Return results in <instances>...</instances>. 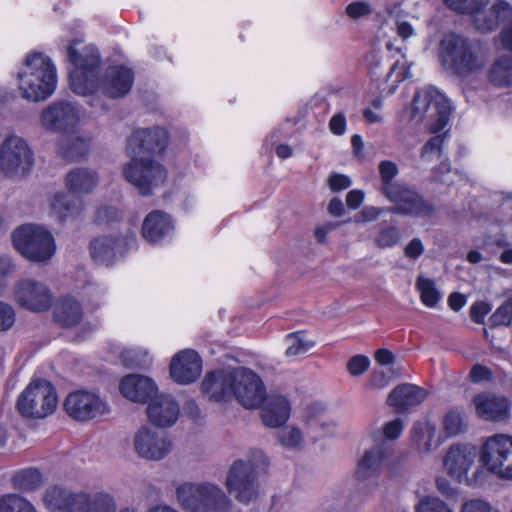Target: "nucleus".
<instances>
[{
  "instance_id": "obj_1",
  "label": "nucleus",
  "mask_w": 512,
  "mask_h": 512,
  "mask_svg": "<svg viewBox=\"0 0 512 512\" xmlns=\"http://www.w3.org/2000/svg\"><path fill=\"white\" fill-rule=\"evenodd\" d=\"M81 38H75L66 47L68 61L73 69L69 73V84L78 95H93L101 90L110 98H120L130 92L134 84V72L125 65H110L100 77L102 59L94 45H84Z\"/></svg>"
},
{
  "instance_id": "obj_2",
  "label": "nucleus",
  "mask_w": 512,
  "mask_h": 512,
  "mask_svg": "<svg viewBox=\"0 0 512 512\" xmlns=\"http://www.w3.org/2000/svg\"><path fill=\"white\" fill-rule=\"evenodd\" d=\"M168 143V133L162 127L135 130L127 140V152L132 156L130 163L124 166L125 179L146 196L162 185L167 179V171L160 163L136 156L143 153H160Z\"/></svg>"
},
{
  "instance_id": "obj_3",
  "label": "nucleus",
  "mask_w": 512,
  "mask_h": 512,
  "mask_svg": "<svg viewBox=\"0 0 512 512\" xmlns=\"http://www.w3.org/2000/svg\"><path fill=\"white\" fill-rule=\"evenodd\" d=\"M50 512H116L114 497L103 490L89 492L64 485H53L43 495Z\"/></svg>"
},
{
  "instance_id": "obj_4",
  "label": "nucleus",
  "mask_w": 512,
  "mask_h": 512,
  "mask_svg": "<svg viewBox=\"0 0 512 512\" xmlns=\"http://www.w3.org/2000/svg\"><path fill=\"white\" fill-rule=\"evenodd\" d=\"M17 79L22 97L35 103L48 99L55 92L58 82L52 59L38 51L26 55Z\"/></svg>"
},
{
  "instance_id": "obj_5",
  "label": "nucleus",
  "mask_w": 512,
  "mask_h": 512,
  "mask_svg": "<svg viewBox=\"0 0 512 512\" xmlns=\"http://www.w3.org/2000/svg\"><path fill=\"white\" fill-rule=\"evenodd\" d=\"M398 172V166L393 161L384 160L379 164L381 192L394 204L390 209L391 213L423 218L431 216L434 207L429 202L408 186L393 182Z\"/></svg>"
},
{
  "instance_id": "obj_6",
  "label": "nucleus",
  "mask_w": 512,
  "mask_h": 512,
  "mask_svg": "<svg viewBox=\"0 0 512 512\" xmlns=\"http://www.w3.org/2000/svg\"><path fill=\"white\" fill-rule=\"evenodd\" d=\"M438 59L446 71L462 78L480 71L486 63L468 38L455 33L446 34L441 39Z\"/></svg>"
},
{
  "instance_id": "obj_7",
  "label": "nucleus",
  "mask_w": 512,
  "mask_h": 512,
  "mask_svg": "<svg viewBox=\"0 0 512 512\" xmlns=\"http://www.w3.org/2000/svg\"><path fill=\"white\" fill-rule=\"evenodd\" d=\"M268 460L263 451L253 449L247 460H236L230 467L226 478L229 493L242 503H249L259 493L258 474L265 472Z\"/></svg>"
},
{
  "instance_id": "obj_8",
  "label": "nucleus",
  "mask_w": 512,
  "mask_h": 512,
  "mask_svg": "<svg viewBox=\"0 0 512 512\" xmlns=\"http://www.w3.org/2000/svg\"><path fill=\"white\" fill-rule=\"evenodd\" d=\"M176 497L181 508L188 512H229L232 507L223 490L209 482L180 484Z\"/></svg>"
},
{
  "instance_id": "obj_9",
  "label": "nucleus",
  "mask_w": 512,
  "mask_h": 512,
  "mask_svg": "<svg viewBox=\"0 0 512 512\" xmlns=\"http://www.w3.org/2000/svg\"><path fill=\"white\" fill-rule=\"evenodd\" d=\"M451 112L450 101L435 87H425L414 95L411 119L415 122L429 120V127L433 133L440 132L445 128Z\"/></svg>"
},
{
  "instance_id": "obj_10",
  "label": "nucleus",
  "mask_w": 512,
  "mask_h": 512,
  "mask_svg": "<svg viewBox=\"0 0 512 512\" xmlns=\"http://www.w3.org/2000/svg\"><path fill=\"white\" fill-rule=\"evenodd\" d=\"M451 9L472 16L475 28L481 32L497 29L512 16V5L505 0H494L483 7L482 0H443Z\"/></svg>"
},
{
  "instance_id": "obj_11",
  "label": "nucleus",
  "mask_w": 512,
  "mask_h": 512,
  "mask_svg": "<svg viewBox=\"0 0 512 512\" xmlns=\"http://www.w3.org/2000/svg\"><path fill=\"white\" fill-rule=\"evenodd\" d=\"M475 445L454 443L443 456V468L446 474L458 484L475 487L483 474L481 467H475L478 457Z\"/></svg>"
},
{
  "instance_id": "obj_12",
  "label": "nucleus",
  "mask_w": 512,
  "mask_h": 512,
  "mask_svg": "<svg viewBox=\"0 0 512 512\" xmlns=\"http://www.w3.org/2000/svg\"><path fill=\"white\" fill-rule=\"evenodd\" d=\"M13 245L21 255L37 263L48 262L56 253L52 234L42 226L25 224L12 234Z\"/></svg>"
},
{
  "instance_id": "obj_13",
  "label": "nucleus",
  "mask_w": 512,
  "mask_h": 512,
  "mask_svg": "<svg viewBox=\"0 0 512 512\" xmlns=\"http://www.w3.org/2000/svg\"><path fill=\"white\" fill-rule=\"evenodd\" d=\"M57 403L58 397L54 386L46 379H35L19 396L17 408L26 418L41 419L52 414Z\"/></svg>"
},
{
  "instance_id": "obj_14",
  "label": "nucleus",
  "mask_w": 512,
  "mask_h": 512,
  "mask_svg": "<svg viewBox=\"0 0 512 512\" xmlns=\"http://www.w3.org/2000/svg\"><path fill=\"white\" fill-rule=\"evenodd\" d=\"M478 455L487 471L500 479L512 481V436L498 433L487 437Z\"/></svg>"
},
{
  "instance_id": "obj_15",
  "label": "nucleus",
  "mask_w": 512,
  "mask_h": 512,
  "mask_svg": "<svg viewBox=\"0 0 512 512\" xmlns=\"http://www.w3.org/2000/svg\"><path fill=\"white\" fill-rule=\"evenodd\" d=\"M63 407L67 415L78 422H88L110 411L106 400L89 390L70 392L63 402Z\"/></svg>"
},
{
  "instance_id": "obj_16",
  "label": "nucleus",
  "mask_w": 512,
  "mask_h": 512,
  "mask_svg": "<svg viewBox=\"0 0 512 512\" xmlns=\"http://www.w3.org/2000/svg\"><path fill=\"white\" fill-rule=\"evenodd\" d=\"M40 124L51 132H77L80 127V107L67 100L53 101L42 110Z\"/></svg>"
},
{
  "instance_id": "obj_17",
  "label": "nucleus",
  "mask_w": 512,
  "mask_h": 512,
  "mask_svg": "<svg viewBox=\"0 0 512 512\" xmlns=\"http://www.w3.org/2000/svg\"><path fill=\"white\" fill-rule=\"evenodd\" d=\"M33 165V153L27 142L16 135L6 136L2 142V173L24 175Z\"/></svg>"
},
{
  "instance_id": "obj_18",
  "label": "nucleus",
  "mask_w": 512,
  "mask_h": 512,
  "mask_svg": "<svg viewBox=\"0 0 512 512\" xmlns=\"http://www.w3.org/2000/svg\"><path fill=\"white\" fill-rule=\"evenodd\" d=\"M393 449L390 445L380 443L366 450L358 461L355 477L359 482H367L371 488L378 486V477L390 463Z\"/></svg>"
},
{
  "instance_id": "obj_19",
  "label": "nucleus",
  "mask_w": 512,
  "mask_h": 512,
  "mask_svg": "<svg viewBox=\"0 0 512 512\" xmlns=\"http://www.w3.org/2000/svg\"><path fill=\"white\" fill-rule=\"evenodd\" d=\"M133 446L139 457L158 461L168 455L172 443L167 433L148 426H142L134 434Z\"/></svg>"
},
{
  "instance_id": "obj_20",
  "label": "nucleus",
  "mask_w": 512,
  "mask_h": 512,
  "mask_svg": "<svg viewBox=\"0 0 512 512\" xmlns=\"http://www.w3.org/2000/svg\"><path fill=\"white\" fill-rule=\"evenodd\" d=\"M233 397L247 409L259 407L266 398L265 387L261 378L252 370L236 367V379Z\"/></svg>"
},
{
  "instance_id": "obj_21",
  "label": "nucleus",
  "mask_w": 512,
  "mask_h": 512,
  "mask_svg": "<svg viewBox=\"0 0 512 512\" xmlns=\"http://www.w3.org/2000/svg\"><path fill=\"white\" fill-rule=\"evenodd\" d=\"M135 242L133 233L125 236H101L91 242V256L96 262L108 266L122 257Z\"/></svg>"
},
{
  "instance_id": "obj_22",
  "label": "nucleus",
  "mask_w": 512,
  "mask_h": 512,
  "mask_svg": "<svg viewBox=\"0 0 512 512\" xmlns=\"http://www.w3.org/2000/svg\"><path fill=\"white\" fill-rule=\"evenodd\" d=\"M14 295L21 307L33 312L45 311L50 308L52 303V294L49 288L32 279L18 282Z\"/></svg>"
},
{
  "instance_id": "obj_23",
  "label": "nucleus",
  "mask_w": 512,
  "mask_h": 512,
  "mask_svg": "<svg viewBox=\"0 0 512 512\" xmlns=\"http://www.w3.org/2000/svg\"><path fill=\"white\" fill-rule=\"evenodd\" d=\"M236 368L217 369L207 373L202 381V393L214 402H225L233 398Z\"/></svg>"
},
{
  "instance_id": "obj_24",
  "label": "nucleus",
  "mask_w": 512,
  "mask_h": 512,
  "mask_svg": "<svg viewBox=\"0 0 512 512\" xmlns=\"http://www.w3.org/2000/svg\"><path fill=\"white\" fill-rule=\"evenodd\" d=\"M202 373V359L192 349L176 353L170 363V376L178 384L187 385L195 382Z\"/></svg>"
},
{
  "instance_id": "obj_25",
  "label": "nucleus",
  "mask_w": 512,
  "mask_h": 512,
  "mask_svg": "<svg viewBox=\"0 0 512 512\" xmlns=\"http://www.w3.org/2000/svg\"><path fill=\"white\" fill-rule=\"evenodd\" d=\"M473 405L477 415L486 420L501 422L510 417L509 398L491 392H482L474 396Z\"/></svg>"
},
{
  "instance_id": "obj_26",
  "label": "nucleus",
  "mask_w": 512,
  "mask_h": 512,
  "mask_svg": "<svg viewBox=\"0 0 512 512\" xmlns=\"http://www.w3.org/2000/svg\"><path fill=\"white\" fill-rule=\"evenodd\" d=\"M412 447L420 454H430L446 440L438 430L437 424L429 419L417 421L410 432Z\"/></svg>"
},
{
  "instance_id": "obj_27",
  "label": "nucleus",
  "mask_w": 512,
  "mask_h": 512,
  "mask_svg": "<svg viewBox=\"0 0 512 512\" xmlns=\"http://www.w3.org/2000/svg\"><path fill=\"white\" fill-rule=\"evenodd\" d=\"M175 225L172 217L161 211H151L143 220L141 234L149 243H160L174 235Z\"/></svg>"
},
{
  "instance_id": "obj_28",
  "label": "nucleus",
  "mask_w": 512,
  "mask_h": 512,
  "mask_svg": "<svg viewBox=\"0 0 512 512\" xmlns=\"http://www.w3.org/2000/svg\"><path fill=\"white\" fill-rule=\"evenodd\" d=\"M119 390L123 397L136 403L148 402L157 394L155 382L138 374L124 376L120 381Z\"/></svg>"
},
{
  "instance_id": "obj_29",
  "label": "nucleus",
  "mask_w": 512,
  "mask_h": 512,
  "mask_svg": "<svg viewBox=\"0 0 512 512\" xmlns=\"http://www.w3.org/2000/svg\"><path fill=\"white\" fill-rule=\"evenodd\" d=\"M90 141V137L81 133L78 127L77 132H68L61 135L56 143L55 152L66 161H80L88 155Z\"/></svg>"
},
{
  "instance_id": "obj_30",
  "label": "nucleus",
  "mask_w": 512,
  "mask_h": 512,
  "mask_svg": "<svg viewBox=\"0 0 512 512\" xmlns=\"http://www.w3.org/2000/svg\"><path fill=\"white\" fill-rule=\"evenodd\" d=\"M290 414L291 403L281 394H268L261 404V420L266 427L283 426L289 420Z\"/></svg>"
},
{
  "instance_id": "obj_31",
  "label": "nucleus",
  "mask_w": 512,
  "mask_h": 512,
  "mask_svg": "<svg viewBox=\"0 0 512 512\" xmlns=\"http://www.w3.org/2000/svg\"><path fill=\"white\" fill-rule=\"evenodd\" d=\"M179 405L168 395H155L147 407V415L149 420L159 427H170L178 419Z\"/></svg>"
},
{
  "instance_id": "obj_32",
  "label": "nucleus",
  "mask_w": 512,
  "mask_h": 512,
  "mask_svg": "<svg viewBox=\"0 0 512 512\" xmlns=\"http://www.w3.org/2000/svg\"><path fill=\"white\" fill-rule=\"evenodd\" d=\"M427 397L426 391L414 384H401L396 386L387 398L388 405L398 413L405 412L412 406L422 403Z\"/></svg>"
},
{
  "instance_id": "obj_33",
  "label": "nucleus",
  "mask_w": 512,
  "mask_h": 512,
  "mask_svg": "<svg viewBox=\"0 0 512 512\" xmlns=\"http://www.w3.org/2000/svg\"><path fill=\"white\" fill-rule=\"evenodd\" d=\"M386 48L392 53V57L398 56L386 76V82L389 85L388 92L391 94L396 90L399 83L411 77V64L406 59L401 47H395L394 43L387 42Z\"/></svg>"
},
{
  "instance_id": "obj_34",
  "label": "nucleus",
  "mask_w": 512,
  "mask_h": 512,
  "mask_svg": "<svg viewBox=\"0 0 512 512\" xmlns=\"http://www.w3.org/2000/svg\"><path fill=\"white\" fill-rule=\"evenodd\" d=\"M54 320L62 327H72L80 322L83 313L80 303L71 296L62 297L54 306Z\"/></svg>"
},
{
  "instance_id": "obj_35",
  "label": "nucleus",
  "mask_w": 512,
  "mask_h": 512,
  "mask_svg": "<svg viewBox=\"0 0 512 512\" xmlns=\"http://www.w3.org/2000/svg\"><path fill=\"white\" fill-rule=\"evenodd\" d=\"M51 211L59 219L78 217L83 210L82 200L70 193H56L51 200Z\"/></svg>"
},
{
  "instance_id": "obj_36",
  "label": "nucleus",
  "mask_w": 512,
  "mask_h": 512,
  "mask_svg": "<svg viewBox=\"0 0 512 512\" xmlns=\"http://www.w3.org/2000/svg\"><path fill=\"white\" fill-rule=\"evenodd\" d=\"M96 172L87 168H75L66 176L68 189L73 193H89L98 184Z\"/></svg>"
},
{
  "instance_id": "obj_37",
  "label": "nucleus",
  "mask_w": 512,
  "mask_h": 512,
  "mask_svg": "<svg viewBox=\"0 0 512 512\" xmlns=\"http://www.w3.org/2000/svg\"><path fill=\"white\" fill-rule=\"evenodd\" d=\"M324 407L320 403H313L306 407L303 419L306 424L311 427H319L321 433L316 437H321L325 435L333 434L335 431V423L334 422H326L324 415Z\"/></svg>"
},
{
  "instance_id": "obj_38",
  "label": "nucleus",
  "mask_w": 512,
  "mask_h": 512,
  "mask_svg": "<svg viewBox=\"0 0 512 512\" xmlns=\"http://www.w3.org/2000/svg\"><path fill=\"white\" fill-rule=\"evenodd\" d=\"M489 78L492 83L498 86L512 84V55L498 58L490 70Z\"/></svg>"
},
{
  "instance_id": "obj_39",
  "label": "nucleus",
  "mask_w": 512,
  "mask_h": 512,
  "mask_svg": "<svg viewBox=\"0 0 512 512\" xmlns=\"http://www.w3.org/2000/svg\"><path fill=\"white\" fill-rule=\"evenodd\" d=\"M285 343L287 345L285 355L288 358L303 355L315 345V342L307 339L301 331L286 335Z\"/></svg>"
},
{
  "instance_id": "obj_40",
  "label": "nucleus",
  "mask_w": 512,
  "mask_h": 512,
  "mask_svg": "<svg viewBox=\"0 0 512 512\" xmlns=\"http://www.w3.org/2000/svg\"><path fill=\"white\" fill-rule=\"evenodd\" d=\"M416 288L420 293L421 302L429 308H434L441 299V293L437 289L434 280L418 276L416 280Z\"/></svg>"
},
{
  "instance_id": "obj_41",
  "label": "nucleus",
  "mask_w": 512,
  "mask_h": 512,
  "mask_svg": "<svg viewBox=\"0 0 512 512\" xmlns=\"http://www.w3.org/2000/svg\"><path fill=\"white\" fill-rule=\"evenodd\" d=\"M43 483L41 472L36 468H27L17 472L13 477V484L18 489L32 491Z\"/></svg>"
},
{
  "instance_id": "obj_42",
  "label": "nucleus",
  "mask_w": 512,
  "mask_h": 512,
  "mask_svg": "<svg viewBox=\"0 0 512 512\" xmlns=\"http://www.w3.org/2000/svg\"><path fill=\"white\" fill-rule=\"evenodd\" d=\"M121 360L124 366L128 368H142L150 365L151 357L149 353L141 347L125 348L121 352Z\"/></svg>"
},
{
  "instance_id": "obj_43",
  "label": "nucleus",
  "mask_w": 512,
  "mask_h": 512,
  "mask_svg": "<svg viewBox=\"0 0 512 512\" xmlns=\"http://www.w3.org/2000/svg\"><path fill=\"white\" fill-rule=\"evenodd\" d=\"M448 139L449 135L446 132L431 137L421 149V159L425 162H431L435 158H440Z\"/></svg>"
},
{
  "instance_id": "obj_44",
  "label": "nucleus",
  "mask_w": 512,
  "mask_h": 512,
  "mask_svg": "<svg viewBox=\"0 0 512 512\" xmlns=\"http://www.w3.org/2000/svg\"><path fill=\"white\" fill-rule=\"evenodd\" d=\"M401 232L393 225L381 226L374 235L375 245L381 249L392 248L401 240Z\"/></svg>"
},
{
  "instance_id": "obj_45",
  "label": "nucleus",
  "mask_w": 512,
  "mask_h": 512,
  "mask_svg": "<svg viewBox=\"0 0 512 512\" xmlns=\"http://www.w3.org/2000/svg\"><path fill=\"white\" fill-rule=\"evenodd\" d=\"M278 441L286 449L299 450L304 444L303 433L297 426L288 425L278 433Z\"/></svg>"
},
{
  "instance_id": "obj_46",
  "label": "nucleus",
  "mask_w": 512,
  "mask_h": 512,
  "mask_svg": "<svg viewBox=\"0 0 512 512\" xmlns=\"http://www.w3.org/2000/svg\"><path fill=\"white\" fill-rule=\"evenodd\" d=\"M443 429L446 438L454 437L465 430L463 415L457 409L449 410L443 418Z\"/></svg>"
},
{
  "instance_id": "obj_47",
  "label": "nucleus",
  "mask_w": 512,
  "mask_h": 512,
  "mask_svg": "<svg viewBox=\"0 0 512 512\" xmlns=\"http://www.w3.org/2000/svg\"><path fill=\"white\" fill-rule=\"evenodd\" d=\"M2 512H36V510L25 498L11 494L2 496Z\"/></svg>"
},
{
  "instance_id": "obj_48",
  "label": "nucleus",
  "mask_w": 512,
  "mask_h": 512,
  "mask_svg": "<svg viewBox=\"0 0 512 512\" xmlns=\"http://www.w3.org/2000/svg\"><path fill=\"white\" fill-rule=\"evenodd\" d=\"M512 324V299L505 300L490 317V325L509 326Z\"/></svg>"
},
{
  "instance_id": "obj_49",
  "label": "nucleus",
  "mask_w": 512,
  "mask_h": 512,
  "mask_svg": "<svg viewBox=\"0 0 512 512\" xmlns=\"http://www.w3.org/2000/svg\"><path fill=\"white\" fill-rule=\"evenodd\" d=\"M416 512H454L444 501L437 497H426L416 506Z\"/></svg>"
},
{
  "instance_id": "obj_50",
  "label": "nucleus",
  "mask_w": 512,
  "mask_h": 512,
  "mask_svg": "<svg viewBox=\"0 0 512 512\" xmlns=\"http://www.w3.org/2000/svg\"><path fill=\"white\" fill-rule=\"evenodd\" d=\"M391 208L386 209L382 207L375 206H365L361 211H359L354 216L355 223H369L377 220L381 215L385 212L390 211Z\"/></svg>"
},
{
  "instance_id": "obj_51",
  "label": "nucleus",
  "mask_w": 512,
  "mask_h": 512,
  "mask_svg": "<svg viewBox=\"0 0 512 512\" xmlns=\"http://www.w3.org/2000/svg\"><path fill=\"white\" fill-rule=\"evenodd\" d=\"M370 359L365 355H355L347 363V370L352 376L364 374L370 367Z\"/></svg>"
},
{
  "instance_id": "obj_52",
  "label": "nucleus",
  "mask_w": 512,
  "mask_h": 512,
  "mask_svg": "<svg viewBox=\"0 0 512 512\" xmlns=\"http://www.w3.org/2000/svg\"><path fill=\"white\" fill-rule=\"evenodd\" d=\"M345 12L349 18L358 20L371 14L372 8L366 1H354L346 6Z\"/></svg>"
},
{
  "instance_id": "obj_53",
  "label": "nucleus",
  "mask_w": 512,
  "mask_h": 512,
  "mask_svg": "<svg viewBox=\"0 0 512 512\" xmlns=\"http://www.w3.org/2000/svg\"><path fill=\"white\" fill-rule=\"evenodd\" d=\"M458 175V172H452L450 163L448 161H442L438 167L433 170V178L437 182H442L450 185L454 182L451 175Z\"/></svg>"
},
{
  "instance_id": "obj_54",
  "label": "nucleus",
  "mask_w": 512,
  "mask_h": 512,
  "mask_svg": "<svg viewBox=\"0 0 512 512\" xmlns=\"http://www.w3.org/2000/svg\"><path fill=\"white\" fill-rule=\"evenodd\" d=\"M460 512H500V511L485 500L473 499V500L466 501L462 505Z\"/></svg>"
},
{
  "instance_id": "obj_55",
  "label": "nucleus",
  "mask_w": 512,
  "mask_h": 512,
  "mask_svg": "<svg viewBox=\"0 0 512 512\" xmlns=\"http://www.w3.org/2000/svg\"><path fill=\"white\" fill-rule=\"evenodd\" d=\"M469 377L473 383L487 382L492 380L493 372L485 365L475 364L470 370Z\"/></svg>"
},
{
  "instance_id": "obj_56",
  "label": "nucleus",
  "mask_w": 512,
  "mask_h": 512,
  "mask_svg": "<svg viewBox=\"0 0 512 512\" xmlns=\"http://www.w3.org/2000/svg\"><path fill=\"white\" fill-rule=\"evenodd\" d=\"M491 306L485 301L475 302L470 309V316L473 322L477 324L484 323L485 317L490 313Z\"/></svg>"
},
{
  "instance_id": "obj_57",
  "label": "nucleus",
  "mask_w": 512,
  "mask_h": 512,
  "mask_svg": "<svg viewBox=\"0 0 512 512\" xmlns=\"http://www.w3.org/2000/svg\"><path fill=\"white\" fill-rule=\"evenodd\" d=\"M404 428L403 421L400 418H395L388 421L383 427V434L388 440H396L402 434Z\"/></svg>"
},
{
  "instance_id": "obj_58",
  "label": "nucleus",
  "mask_w": 512,
  "mask_h": 512,
  "mask_svg": "<svg viewBox=\"0 0 512 512\" xmlns=\"http://www.w3.org/2000/svg\"><path fill=\"white\" fill-rule=\"evenodd\" d=\"M104 293L105 289L102 286L98 284L89 283L84 288L83 294L89 301L93 303L94 307L97 308L101 304V299L103 298Z\"/></svg>"
},
{
  "instance_id": "obj_59",
  "label": "nucleus",
  "mask_w": 512,
  "mask_h": 512,
  "mask_svg": "<svg viewBox=\"0 0 512 512\" xmlns=\"http://www.w3.org/2000/svg\"><path fill=\"white\" fill-rule=\"evenodd\" d=\"M328 184L333 192H340L349 188L352 185V181L349 176L343 174H332L328 179Z\"/></svg>"
},
{
  "instance_id": "obj_60",
  "label": "nucleus",
  "mask_w": 512,
  "mask_h": 512,
  "mask_svg": "<svg viewBox=\"0 0 512 512\" xmlns=\"http://www.w3.org/2000/svg\"><path fill=\"white\" fill-rule=\"evenodd\" d=\"M346 118L343 113H336L329 121L330 131L335 135H342L346 131Z\"/></svg>"
},
{
  "instance_id": "obj_61",
  "label": "nucleus",
  "mask_w": 512,
  "mask_h": 512,
  "mask_svg": "<svg viewBox=\"0 0 512 512\" xmlns=\"http://www.w3.org/2000/svg\"><path fill=\"white\" fill-rule=\"evenodd\" d=\"M424 252V246L419 238H413L405 248V255L411 259L419 258Z\"/></svg>"
},
{
  "instance_id": "obj_62",
  "label": "nucleus",
  "mask_w": 512,
  "mask_h": 512,
  "mask_svg": "<svg viewBox=\"0 0 512 512\" xmlns=\"http://www.w3.org/2000/svg\"><path fill=\"white\" fill-rule=\"evenodd\" d=\"M365 198V193L362 190L354 189L347 193L346 195V204L350 209H357L359 208Z\"/></svg>"
},
{
  "instance_id": "obj_63",
  "label": "nucleus",
  "mask_w": 512,
  "mask_h": 512,
  "mask_svg": "<svg viewBox=\"0 0 512 512\" xmlns=\"http://www.w3.org/2000/svg\"><path fill=\"white\" fill-rule=\"evenodd\" d=\"M396 31H397L398 36L402 40H407L410 37L415 35V29L407 21H400V20H398L396 22Z\"/></svg>"
},
{
  "instance_id": "obj_64",
  "label": "nucleus",
  "mask_w": 512,
  "mask_h": 512,
  "mask_svg": "<svg viewBox=\"0 0 512 512\" xmlns=\"http://www.w3.org/2000/svg\"><path fill=\"white\" fill-rule=\"evenodd\" d=\"M118 218V213L111 207L100 208L96 213L98 223L114 221Z\"/></svg>"
}]
</instances>
